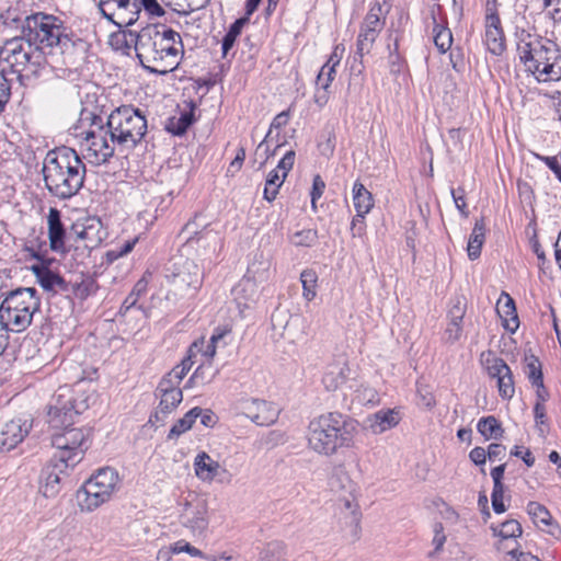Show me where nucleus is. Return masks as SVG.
<instances>
[{
	"mask_svg": "<svg viewBox=\"0 0 561 561\" xmlns=\"http://www.w3.org/2000/svg\"><path fill=\"white\" fill-rule=\"evenodd\" d=\"M100 13L119 28L128 27L139 19L137 0H100Z\"/></svg>",
	"mask_w": 561,
	"mask_h": 561,
	"instance_id": "nucleus-16",
	"label": "nucleus"
},
{
	"mask_svg": "<svg viewBox=\"0 0 561 561\" xmlns=\"http://www.w3.org/2000/svg\"><path fill=\"white\" fill-rule=\"evenodd\" d=\"M0 62L12 72L36 75L49 64V60H45L43 53L38 51L27 36L22 34L3 43L0 47Z\"/></svg>",
	"mask_w": 561,
	"mask_h": 561,
	"instance_id": "nucleus-8",
	"label": "nucleus"
},
{
	"mask_svg": "<svg viewBox=\"0 0 561 561\" xmlns=\"http://www.w3.org/2000/svg\"><path fill=\"white\" fill-rule=\"evenodd\" d=\"M416 392L422 407L432 409L435 405V398L427 386L419 383Z\"/></svg>",
	"mask_w": 561,
	"mask_h": 561,
	"instance_id": "nucleus-58",
	"label": "nucleus"
},
{
	"mask_svg": "<svg viewBox=\"0 0 561 561\" xmlns=\"http://www.w3.org/2000/svg\"><path fill=\"white\" fill-rule=\"evenodd\" d=\"M353 204L357 213V217L362 219L374 207V198L371 193L358 181L353 185Z\"/></svg>",
	"mask_w": 561,
	"mask_h": 561,
	"instance_id": "nucleus-34",
	"label": "nucleus"
},
{
	"mask_svg": "<svg viewBox=\"0 0 561 561\" xmlns=\"http://www.w3.org/2000/svg\"><path fill=\"white\" fill-rule=\"evenodd\" d=\"M195 476L203 482H230L231 474L218 461L214 460L207 453L201 451L194 458Z\"/></svg>",
	"mask_w": 561,
	"mask_h": 561,
	"instance_id": "nucleus-20",
	"label": "nucleus"
},
{
	"mask_svg": "<svg viewBox=\"0 0 561 561\" xmlns=\"http://www.w3.org/2000/svg\"><path fill=\"white\" fill-rule=\"evenodd\" d=\"M481 362L485 367L489 376L492 378L497 379L502 375L507 374V370L510 369L507 364L502 358L495 356L492 352L482 353Z\"/></svg>",
	"mask_w": 561,
	"mask_h": 561,
	"instance_id": "nucleus-38",
	"label": "nucleus"
},
{
	"mask_svg": "<svg viewBox=\"0 0 561 561\" xmlns=\"http://www.w3.org/2000/svg\"><path fill=\"white\" fill-rule=\"evenodd\" d=\"M156 396L160 398V402L154 414L150 416L151 423L163 422L183 400L182 391L156 392Z\"/></svg>",
	"mask_w": 561,
	"mask_h": 561,
	"instance_id": "nucleus-30",
	"label": "nucleus"
},
{
	"mask_svg": "<svg viewBox=\"0 0 561 561\" xmlns=\"http://www.w3.org/2000/svg\"><path fill=\"white\" fill-rule=\"evenodd\" d=\"M496 380L501 398L511 399L515 393L514 380L511 368L507 370V374L502 375Z\"/></svg>",
	"mask_w": 561,
	"mask_h": 561,
	"instance_id": "nucleus-49",
	"label": "nucleus"
},
{
	"mask_svg": "<svg viewBox=\"0 0 561 561\" xmlns=\"http://www.w3.org/2000/svg\"><path fill=\"white\" fill-rule=\"evenodd\" d=\"M400 412L396 409L380 410L367 419L368 427L374 434H381L399 424Z\"/></svg>",
	"mask_w": 561,
	"mask_h": 561,
	"instance_id": "nucleus-29",
	"label": "nucleus"
},
{
	"mask_svg": "<svg viewBox=\"0 0 561 561\" xmlns=\"http://www.w3.org/2000/svg\"><path fill=\"white\" fill-rule=\"evenodd\" d=\"M41 298L35 288H18L10 291L0 305V318L10 331L22 332L33 320L34 313L39 310Z\"/></svg>",
	"mask_w": 561,
	"mask_h": 561,
	"instance_id": "nucleus-7",
	"label": "nucleus"
},
{
	"mask_svg": "<svg viewBox=\"0 0 561 561\" xmlns=\"http://www.w3.org/2000/svg\"><path fill=\"white\" fill-rule=\"evenodd\" d=\"M182 526L194 536H202L208 528V507L205 501L186 502L180 515Z\"/></svg>",
	"mask_w": 561,
	"mask_h": 561,
	"instance_id": "nucleus-18",
	"label": "nucleus"
},
{
	"mask_svg": "<svg viewBox=\"0 0 561 561\" xmlns=\"http://www.w3.org/2000/svg\"><path fill=\"white\" fill-rule=\"evenodd\" d=\"M83 119L91 121L89 129L81 133V147L91 163L102 164L114 154L116 141H112L108 127L101 116L88 113Z\"/></svg>",
	"mask_w": 561,
	"mask_h": 561,
	"instance_id": "nucleus-12",
	"label": "nucleus"
},
{
	"mask_svg": "<svg viewBox=\"0 0 561 561\" xmlns=\"http://www.w3.org/2000/svg\"><path fill=\"white\" fill-rule=\"evenodd\" d=\"M344 51H345L344 45H342V44L336 45L333 48V51L331 53L329 59L322 67H325L328 69L332 68L335 70V68L340 65V62L343 58Z\"/></svg>",
	"mask_w": 561,
	"mask_h": 561,
	"instance_id": "nucleus-63",
	"label": "nucleus"
},
{
	"mask_svg": "<svg viewBox=\"0 0 561 561\" xmlns=\"http://www.w3.org/2000/svg\"><path fill=\"white\" fill-rule=\"evenodd\" d=\"M345 512L341 517V530L345 539L350 542H356L360 538V513L357 506L350 500H345Z\"/></svg>",
	"mask_w": 561,
	"mask_h": 561,
	"instance_id": "nucleus-25",
	"label": "nucleus"
},
{
	"mask_svg": "<svg viewBox=\"0 0 561 561\" xmlns=\"http://www.w3.org/2000/svg\"><path fill=\"white\" fill-rule=\"evenodd\" d=\"M467 310V301L462 296H457L451 300V307L448 311V319L462 321Z\"/></svg>",
	"mask_w": 561,
	"mask_h": 561,
	"instance_id": "nucleus-50",
	"label": "nucleus"
},
{
	"mask_svg": "<svg viewBox=\"0 0 561 561\" xmlns=\"http://www.w3.org/2000/svg\"><path fill=\"white\" fill-rule=\"evenodd\" d=\"M504 497V488H493L491 500L492 507L496 514H502L506 511V507L503 502Z\"/></svg>",
	"mask_w": 561,
	"mask_h": 561,
	"instance_id": "nucleus-62",
	"label": "nucleus"
},
{
	"mask_svg": "<svg viewBox=\"0 0 561 561\" xmlns=\"http://www.w3.org/2000/svg\"><path fill=\"white\" fill-rule=\"evenodd\" d=\"M351 374V368L346 362H339L328 366L322 383L329 391H335L346 382Z\"/></svg>",
	"mask_w": 561,
	"mask_h": 561,
	"instance_id": "nucleus-31",
	"label": "nucleus"
},
{
	"mask_svg": "<svg viewBox=\"0 0 561 561\" xmlns=\"http://www.w3.org/2000/svg\"><path fill=\"white\" fill-rule=\"evenodd\" d=\"M296 153L294 150H288L279 160L275 170L282 171L283 179H286L288 172L293 169L295 163Z\"/></svg>",
	"mask_w": 561,
	"mask_h": 561,
	"instance_id": "nucleus-59",
	"label": "nucleus"
},
{
	"mask_svg": "<svg viewBox=\"0 0 561 561\" xmlns=\"http://www.w3.org/2000/svg\"><path fill=\"white\" fill-rule=\"evenodd\" d=\"M195 228V219L184 226L182 233H194V236L186 238L185 248L196 250L198 255L205 259L211 260L214 256H217L222 248V240L219 233L213 230L196 232Z\"/></svg>",
	"mask_w": 561,
	"mask_h": 561,
	"instance_id": "nucleus-17",
	"label": "nucleus"
},
{
	"mask_svg": "<svg viewBox=\"0 0 561 561\" xmlns=\"http://www.w3.org/2000/svg\"><path fill=\"white\" fill-rule=\"evenodd\" d=\"M96 288L98 286L95 280L90 276L83 277L81 282L72 285V291L75 296L79 299H85L87 297L95 293Z\"/></svg>",
	"mask_w": 561,
	"mask_h": 561,
	"instance_id": "nucleus-48",
	"label": "nucleus"
},
{
	"mask_svg": "<svg viewBox=\"0 0 561 561\" xmlns=\"http://www.w3.org/2000/svg\"><path fill=\"white\" fill-rule=\"evenodd\" d=\"M112 141L124 148H134L144 138L147 131V119L139 110L133 106H121L107 117Z\"/></svg>",
	"mask_w": 561,
	"mask_h": 561,
	"instance_id": "nucleus-9",
	"label": "nucleus"
},
{
	"mask_svg": "<svg viewBox=\"0 0 561 561\" xmlns=\"http://www.w3.org/2000/svg\"><path fill=\"white\" fill-rule=\"evenodd\" d=\"M135 37V50L141 66L151 73L165 75L180 64L183 54L181 35L165 25H149Z\"/></svg>",
	"mask_w": 561,
	"mask_h": 561,
	"instance_id": "nucleus-1",
	"label": "nucleus"
},
{
	"mask_svg": "<svg viewBox=\"0 0 561 561\" xmlns=\"http://www.w3.org/2000/svg\"><path fill=\"white\" fill-rule=\"evenodd\" d=\"M193 111L194 107L192 106L190 111L181 113L179 117L170 118L167 126L168 130L173 135H183L187 130V128L193 124Z\"/></svg>",
	"mask_w": 561,
	"mask_h": 561,
	"instance_id": "nucleus-39",
	"label": "nucleus"
},
{
	"mask_svg": "<svg viewBox=\"0 0 561 561\" xmlns=\"http://www.w3.org/2000/svg\"><path fill=\"white\" fill-rule=\"evenodd\" d=\"M492 530L495 536H500L503 539L517 538L523 533L520 524L515 519L506 520L500 527L492 526Z\"/></svg>",
	"mask_w": 561,
	"mask_h": 561,
	"instance_id": "nucleus-45",
	"label": "nucleus"
},
{
	"mask_svg": "<svg viewBox=\"0 0 561 561\" xmlns=\"http://www.w3.org/2000/svg\"><path fill=\"white\" fill-rule=\"evenodd\" d=\"M526 375L528 379L530 380L533 386H541L542 378V371H541V364L539 359L535 356L526 357Z\"/></svg>",
	"mask_w": 561,
	"mask_h": 561,
	"instance_id": "nucleus-46",
	"label": "nucleus"
},
{
	"mask_svg": "<svg viewBox=\"0 0 561 561\" xmlns=\"http://www.w3.org/2000/svg\"><path fill=\"white\" fill-rule=\"evenodd\" d=\"M47 224L50 249L55 252H65V241L68 239V234L61 222V214L57 208H49Z\"/></svg>",
	"mask_w": 561,
	"mask_h": 561,
	"instance_id": "nucleus-26",
	"label": "nucleus"
},
{
	"mask_svg": "<svg viewBox=\"0 0 561 561\" xmlns=\"http://www.w3.org/2000/svg\"><path fill=\"white\" fill-rule=\"evenodd\" d=\"M462 334V321H455L449 319L448 325L445 330V339L449 343L457 342Z\"/></svg>",
	"mask_w": 561,
	"mask_h": 561,
	"instance_id": "nucleus-54",
	"label": "nucleus"
},
{
	"mask_svg": "<svg viewBox=\"0 0 561 561\" xmlns=\"http://www.w3.org/2000/svg\"><path fill=\"white\" fill-rule=\"evenodd\" d=\"M201 413L202 409L197 407L185 413L184 416L178 420L175 424L170 428L168 439H178L182 434L191 430Z\"/></svg>",
	"mask_w": 561,
	"mask_h": 561,
	"instance_id": "nucleus-37",
	"label": "nucleus"
},
{
	"mask_svg": "<svg viewBox=\"0 0 561 561\" xmlns=\"http://www.w3.org/2000/svg\"><path fill=\"white\" fill-rule=\"evenodd\" d=\"M32 428L30 419L15 417L5 422L0 430V450L10 451L27 436Z\"/></svg>",
	"mask_w": 561,
	"mask_h": 561,
	"instance_id": "nucleus-21",
	"label": "nucleus"
},
{
	"mask_svg": "<svg viewBox=\"0 0 561 561\" xmlns=\"http://www.w3.org/2000/svg\"><path fill=\"white\" fill-rule=\"evenodd\" d=\"M517 51L525 70L538 82L561 80V50L553 41L522 31Z\"/></svg>",
	"mask_w": 561,
	"mask_h": 561,
	"instance_id": "nucleus-3",
	"label": "nucleus"
},
{
	"mask_svg": "<svg viewBox=\"0 0 561 561\" xmlns=\"http://www.w3.org/2000/svg\"><path fill=\"white\" fill-rule=\"evenodd\" d=\"M356 433V422L330 412L313 419L308 426L309 447L319 455L331 456L342 447H348Z\"/></svg>",
	"mask_w": 561,
	"mask_h": 561,
	"instance_id": "nucleus-4",
	"label": "nucleus"
},
{
	"mask_svg": "<svg viewBox=\"0 0 561 561\" xmlns=\"http://www.w3.org/2000/svg\"><path fill=\"white\" fill-rule=\"evenodd\" d=\"M139 7V13L141 9L151 16H162L164 9L159 4L158 0H137Z\"/></svg>",
	"mask_w": 561,
	"mask_h": 561,
	"instance_id": "nucleus-56",
	"label": "nucleus"
},
{
	"mask_svg": "<svg viewBox=\"0 0 561 561\" xmlns=\"http://www.w3.org/2000/svg\"><path fill=\"white\" fill-rule=\"evenodd\" d=\"M318 240V232L314 229H304L300 231H296L290 237V242L295 247H311Z\"/></svg>",
	"mask_w": 561,
	"mask_h": 561,
	"instance_id": "nucleus-47",
	"label": "nucleus"
},
{
	"mask_svg": "<svg viewBox=\"0 0 561 561\" xmlns=\"http://www.w3.org/2000/svg\"><path fill=\"white\" fill-rule=\"evenodd\" d=\"M527 513L531 517L535 525L542 531L548 533L554 538L561 535V528L553 523L550 512L538 502H529L527 505Z\"/></svg>",
	"mask_w": 561,
	"mask_h": 561,
	"instance_id": "nucleus-27",
	"label": "nucleus"
},
{
	"mask_svg": "<svg viewBox=\"0 0 561 561\" xmlns=\"http://www.w3.org/2000/svg\"><path fill=\"white\" fill-rule=\"evenodd\" d=\"M496 311L503 320V325L507 331L515 332L519 325L518 316L513 298L502 293L496 304Z\"/></svg>",
	"mask_w": 561,
	"mask_h": 561,
	"instance_id": "nucleus-32",
	"label": "nucleus"
},
{
	"mask_svg": "<svg viewBox=\"0 0 561 561\" xmlns=\"http://www.w3.org/2000/svg\"><path fill=\"white\" fill-rule=\"evenodd\" d=\"M243 414L260 426H270L277 421L279 409L267 401L253 399L243 405Z\"/></svg>",
	"mask_w": 561,
	"mask_h": 561,
	"instance_id": "nucleus-22",
	"label": "nucleus"
},
{
	"mask_svg": "<svg viewBox=\"0 0 561 561\" xmlns=\"http://www.w3.org/2000/svg\"><path fill=\"white\" fill-rule=\"evenodd\" d=\"M477 428L478 432L485 437V439L499 438L503 434V428L494 416L480 419Z\"/></svg>",
	"mask_w": 561,
	"mask_h": 561,
	"instance_id": "nucleus-41",
	"label": "nucleus"
},
{
	"mask_svg": "<svg viewBox=\"0 0 561 561\" xmlns=\"http://www.w3.org/2000/svg\"><path fill=\"white\" fill-rule=\"evenodd\" d=\"M335 73L334 69L322 67L317 76V88L313 99L319 107H323L330 99V87L335 78Z\"/></svg>",
	"mask_w": 561,
	"mask_h": 561,
	"instance_id": "nucleus-33",
	"label": "nucleus"
},
{
	"mask_svg": "<svg viewBox=\"0 0 561 561\" xmlns=\"http://www.w3.org/2000/svg\"><path fill=\"white\" fill-rule=\"evenodd\" d=\"M284 181L285 179H283V175L279 174L277 170H272L268 173L264 187V198L267 202H273L276 198Z\"/></svg>",
	"mask_w": 561,
	"mask_h": 561,
	"instance_id": "nucleus-44",
	"label": "nucleus"
},
{
	"mask_svg": "<svg viewBox=\"0 0 561 561\" xmlns=\"http://www.w3.org/2000/svg\"><path fill=\"white\" fill-rule=\"evenodd\" d=\"M289 121V112L288 111H283L280 112L279 114H277L272 124H271V127H270V130L268 133L266 134L264 140L259 145V148H261L265 142L272 140V134H273V130L274 129H280L282 127H284L285 125H287Z\"/></svg>",
	"mask_w": 561,
	"mask_h": 561,
	"instance_id": "nucleus-51",
	"label": "nucleus"
},
{
	"mask_svg": "<svg viewBox=\"0 0 561 561\" xmlns=\"http://www.w3.org/2000/svg\"><path fill=\"white\" fill-rule=\"evenodd\" d=\"M249 22L248 16L236 20L229 27L228 32L222 38V56L226 57L229 50L233 47L237 37L240 35L242 27Z\"/></svg>",
	"mask_w": 561,
	"mask_h": 561,
	"instance_id": "nucleus-40",
	"label": "nucleus"
},
{
	"mask_svg": "<svg viewBox=\"0 0 561 561\" xmlns=\"http://www.w3.org/2000/svg\"><path fill=\"white\" fill-rule=\"evenodd\" d=\"M68 468H65L59 460L53 456L50 462L42 470L39 491L45 497H55L60 492L61 478Z\"/></svg>",
	"mask_w": 561,
	"mask_h": 561,
	"instance_id": "nucleus-23",
	"label": "nucleus"
},
{
	"mask_svg": "<svg viewBox=\"0 0 561 561\" xmlns=\"http://www.w3.org/2000/svg\"><path fill=\"white\" fill-rule=\"evenodd\" d=\"M450 194L453 196V199H454V203L457 207V209L463 215V216H468V213L466 210L467 208V204H466V201H465V190L463 188H457V190H454L451 188L450 190Z\"/></svg>",
	"mask_w": 561,
	"mask_h": 561,
	"instance_id": "nucleus-64",
	"label": "nucleus"
},
{
	"mask_svg": "<svg viewBox=\"0 0 561 561\" xmlns=\"http://www.w3.org/2000/svg\"><path fill=\"white\" fill-rule=\"evenodd\" d=\"M138 192L145 203L156 204L162 202L163 194L167 193V187L156 180H146L139 183Z\"/></svg>",
	"mask_w": 561,
	"mask_h": 561,
	"instance_id": "nucleus-36",
	"label": "nucleus"
},
{
	"mask_svg": "<svg viewBox=\"0 0 561 561\" xmlns=\"http://www.w3.org/2000/svg\"><path fill=\"white\" fill-rule=\"evenodd\" d=\"M324 188H325V183L322 180V178L319 174L314 175L313 183H312V190L310 193L311 205H312L313 209H316V203L322 196Z\"/></svg>",
	"mask_w": 561,
	"mask_h": 561,
	"instance_id": "nucleus-60",
	"label": "nucleus"
},
{
	"mask_svg": "<svg viewBox=\"0 0 561 561\" xmlns=\"http://www.w3.org/2000/svg\"><path fill=\"white\" fill-rule=\"evenodd\" d=\"M42 172L47 191L59 199H69L83 186L85 165L76 150L59 147L46 153Z\"/></svg>",
	"mask_w": 561,
	"mask_h": 561,
	"instance_id": "nucleus-2",
	"label": "nucleus"
},
{
	"mask_svg": "<svg viewBox=\"0 0 561 561\" xmlns=\"http://www.w3.org/2000/svg\"><path fill=\"white\" fill-rule=\"evenodd\" d=\"M484 42L488 50L493 55L500 56L505 50V37L501 26V20L494 12L485 16Z\"/></svg>",
	"mask_w": 561,
	"mask_h": 561,
	"instance_id": "nucleus-24",
	"label": "nucleus"
},
{
	"mask_svg": "<svg viewBox=\"0 0 561 561\" xmlns=\"http://www.w3.org/2000/svg\"><path fill=\"white\" fill-rule=\"evenodd\" d=\"M433 34L434 44L440 54H445L450 49L453 44V34L448 27L435 24Z\"/></svg>",
	"mask_w": 561,
	"mask_h": 561,
	"instance_id": "nucleus-42",
	"label": "nucleus"
},
{
	"mask_svg": "<svg viewBox=\"0 0 561 561\" xmlns=\"http://www.w3.org/2000/svg\"><path fill=\"white\" fill-rule=\"evenodd\" d=\"M31 271L36 276L38 284L47 291H68V283L58 274L50 271L44 264H35Z\"/></svg>",
	"mask_w": 561,
	"mask_h": 561,
	"instance_id": "nucleus-28",
	"label": "nucleus"
},
{
	"mask_svg": "<svg viewBox=\"0 0 561 561\" xmlns=\"http://www.w3.org/2000/svg\"><path fill=\"white\" fill-rule=\"evenodd\" d=\"M203 271L192 260L180 259L173 263V271L169 276L174 295L193 297L202 287Z\"/></svg>",
	"mask_w": 561,
	"mask_h": 561,
	"instance_id": "nucleus-14",
	"label": "nucleus"
},
{
	"mask_svg": "<svg viewBox=\"0 0 561 561\" xmlns=\"http://www.w3.org/2000/svg\"><path fill=\"white\" fill-rule=\"evenodd\" d=\"M385 24L386 13L382 12L381 4L376 2L369 9L359 25L355 57H359V59H362L365 55L371 51L377 37L385 27Z\"/></svg>",
	"mask_w": 561,
	"mask_h": 561,
	"instance_id": "nucleus-15",
	"label": "nucleus"
},
{
	"mask_svg": "<svg viewBox=\"0 0 561 561\" xmlns=\"http://www.w3.org/2000/svg\"><path fill=\"white\" fill-rule=\"evenodd\" d=\"M98 394L90 382L80 381L72 388L59 387L54 397V403L49 407L51 411V423L55 426L62 425L60 415L76 419L96 402Z\"/></svg>",
	"mask_w": 561,
	"mask_h": 561,
	"instance_id": "nucleus-10",
	"label": "nucleus"
},
{
	"mask_svg": "<svg viewBox=\"0 0 561 561\" xmlns=\"http://www.w3.org/2000/svg\"><path fill=\"white\" fill-rule=\"evenodd\" d=\"M119 484L118 472L110 467L99 469L78 491L79 506L82 512H93L108 502Z\"/></svg>",
	"mask_w": 561,
	"mask_h": 561,
	"instance_id": "nucleus-11",
	"label": "nucleus"
},
{
	"mask_svg": "<svg viewBox=\"0 0 561 561\" xmlns=\"http://www.w3.org/2000/svg\"><path fill=\"white\" fill-rule=\"evenodd\" d=\"M300 280L302 284V296L306 300L311 301L316 297V288L318 282V275L313 270H305L300 274Z\"/></svg>",
	"mask_w": 561,
	"mask_h": 561,
	"instance_id": "nucleus-43",
	"label": "nucleus"
},
{
	"mask_svg": "<svg viewBox=\"0 0 561 561\" xmlns=\"http://www.w3.org/2000/svg\"><path fill=\"white\" fill-rule=\"evenodd\" d=\"M103 238L102 224L95 218L75 222L68 233V240H72L76 243L82 242L83 247L89 249L98 247Z\"/></svg>",
	"mask_w": 561,
	"mask_h": 561,
	"instance_id": "nucleus-19",
	"label": "nucleus"
},
{
	"mask_svg": "<svg viewBox=\"0 0 561 561\" xmlns=\"http://www.w3.org/2000/svg\"><path fill=\"white\" fill-rule=\"evenodd\" d=\"M195 371H201V375L198 377V379L202 381V385H205V383H208L210 382L215 376L217 375V370H214L213 369V365L211 363H202L196 369Z\"/></svg>",
	"mask_w": 561,
	"mask_h": 561,
	"instance_id": "nucleus-61",
	"label": "nucleus"
},
{
	"mask_svg": "<svg viewBox=\"0 0 561 561\" xmlns=\"http://www.w3.org/2000/svg\"><path fill=\"white\" fill-rule=\"evenodd\" d=\"M445 541H446V536L444 534L443 525L440 523H437L434 526V538L432 541L435 549H434V551L428 553V558L433 559L435 557V554L438 553L443 549Z\"/></svg>",
	"mask_w": 561,
	"mask_h": 561,
	"instance_id": "nucleus-55",
	"label": "nucleus"
},
{
	"mask_svg": "<svg viewBox=\"0 0 561 561\" xmlns=\"http://www.w3.org/2000/svg\"><path fill=\"white\" fill-rule=\"evenodd\" d=\"M174 554L186 552L192 557H204V553L185 540H179L170 545Z\"/></svg>",
	"mask_w": 561,
	"mask_h": 561,
	"instance_id": "nucleus-57",
	"label": "nucleus"
},
{
	"mask_svg": "<svg viewBox=\"0 0 561 561\" xmlns=\"http://www.w3.org/2000/svg\"><path fill=\"white\" fill-rule=\"evenodd\" d=\"M137 239L127 240L123 245H116L115 248L107 251L106 256L108 261H115L121 256L128 254L135 247Z\"/></svg>",
	"mask_w": 561,
	"mask_h": 561,
	"instance_id": "nucleus-53",
	"label": "nucleus"
},
{
	"mask_svg": "<svg viewBox=\"0 0 561 561\" xmlns=\"http://www.w3.org/2000/svg\"><path fill=\"white\" fill-rule=\"evenodd\" d=\"M271 276V261L262 256L261 261L252 263L247 274L232 288L233 300L240 314L250 309L259 299L260 285L265 284Z\"/></svg>",
	"mask_w": 561,
	"mask_h": 561,
	"instance_id": "nucleus-13",
	"label": "nucleus"
},
{
	"mask_svg": "<svg viewBox=\"0 0 561 561\" xmlns=\"http://www.w3.org/2000/svg\"><path fill=\"white\" fill-rule=\"evenodd\" d=\"M146 289H147V282L144 278L139 279L135 284L131 293L124 300L123 306L126 307V309H129L133 306H135L137 300H138V298H139V296L141 294H144L146 291Z\"/></svg>",
	"mask_w": 561,
	"mask_h": 561,
	"instance_id": "nucleus-52",
	"label": "nucleus"
},
{
	"mask_svg": "<svg viewBox=\"0 0 561 561\" xmlns=\"http://www.w3.org/2000/svg\"><path fill=\"white\" fill-rule=\"evenodd\" d=\"M22 34L27 36L35 48L49 56L64 54L73 46V41L65 22L53 14L37 12L24 19Z\"/></svg>",
	"mask_w": 561,
	"mask_h": 561,
	"instance_id": "nucleus-5",
	"label": "nucleus"
},
{
	"mask_svg": "<svg viewBox=\"0 0 561 561\" xmlns=\"http://www.w3.org/2000/svg\"><path fill=\"white\" fill-rule=\"evenodd\" d=\"M485 239V224L483 218L476 220L472 232L468 241V256L470 260H476L481 254V248Z\"/></svg>",
	"mask_w": 561,
	"mask_h": 561,
	"instance_id": "nucleus-35",
	"label": "nucleus"
},
{
	"mask_svg": "<svg viewBox=\"0 0 561 561\" xmlns=\"http://www.w3.org/2000/svg\"><path fill=\"white\" fill-rule=\"evenodd\" d=\"M62 425L51 423V411L48 410V424L51 430V446L57 449L54 455L65 468H75L84 457L90 447L91 433L89 430L73 427L75 419L60 415Z\"/></svg>",
	"mask_w": 561,
	"mask_h": 561,
	"instance_id": "nucleus-6",
	"label": "nucleus"
}]
</instances>
